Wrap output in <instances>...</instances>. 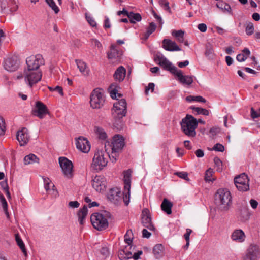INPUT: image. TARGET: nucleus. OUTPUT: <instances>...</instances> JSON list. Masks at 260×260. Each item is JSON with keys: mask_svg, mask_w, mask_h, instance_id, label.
I'll list each match as a JSON object with an SVG mask.
<instances>
[{"mask_svg": "<svg viewBox=\"0 0 260 260\" xmlns=\"http://www.w3.org/2000/svg\"><path fill=\"white\" fill-rule=\"evenodd\" d=\"M126 113V102L124 99L116 101L113 104L111 110L113 126L118 129H121L124 125L122 118Z\"/></svg>", "mask_w": 260, "mask_h": 260, "instance_id": "obj_1", "label": "nucleus"}, {"mask_svg": "<svg viewBox=\"0 0 260 260\" xmlns=\"http://www.w3.org/2000/svg\"><path fill=\"white\" fill-rule=\"evenodd\" d=\"M107 144H109L111 148V153L109 155V159L112 162H115L125 145L124 138L120 135H115L112 137L110 144L109 141H106L105 147L107 146Z\"/></svg>", "mask_w": 260, "mask_h": 260, "instance_id": "obj_2", "label": "nucleus"}, {"mask_svg": "<svg viewBox=\"0 0 260 260\" xmlns=\"http://www.w3.org/2000/svg\"><path fill=\"white\" fill-rule=\"evenodd\" d=\"M214 202L221 211H228L232 204V196L226 188H219L214 196Z\"/></svg>", "mask_w": 260, "mask_h": 260, "instance_id": "obj_3", "label": "nucleus"}, {"mask_svg": "<svg viewBox=\"0 0 260 260\" xmlns=\"http://www.w3.org/2000/svg\"><path fill=\"white\" fill-rule=\"evenodd\" d=\"M181 129L184 134L189 137H194L196 135V118L192 115L187 114L180 122Z\"/></svg>", "mask_w": 260, "mask_h": 260, "instance_id": "obj_4", "label": "nucleus"}, {"mask_svg": "<svg viewBox=\"0 0 260 260\" xmlns=\"http://www.w3.org/2000/svg\"><path fill=\"white\" fill-rule=\"evenodd\" d=\"M109 155L106 151L97 150L95 151L91 164V168L95 171L103 170L107 165Z\"/></svg>", "mask_w": 260, "mask_h": 260, "instance_id": "obj_5", "label": "nucleus"}, {"mask_svg": "<svg viewBox=\"0 0 260 260\" xmlns=\"http://www.w3.org/2000/svg\"><path fill=\"white\" fill-rule=\"evenodd\" d=\"M106 95L101 88L94 89L90 95V106L93 109H100L105 104Z\"/></svg>", "mask_w": 260, "mask_h": 260, "instance_id": "obj_6", "label": "nucleus"}, {"mask_svg": "<svg viewBox=\"0 0 260 260\" xmlns=\"http://www.w3.org/2000/svg\"><path fill=\"white\" fill-rule=\"evenodd\" d=\"M122 181L124 184L122 200L124 205L127 206L130 201V169L123 172Z\"/></svg>", "mask_w": 260, "mask_h": 260, "instance_id": "obj_7", "label": "nucleus"}, {"mask_svg": "<svg viewBox=\"0 0 260 260\" xmlns=\"http://www.w3.org/2000/svg\"><path fill=\"white\" fill-rule=\"evenodd\" d=\"M90 219L93 226L99 231L104 230L108 226L107 219L102 214L95 213L91 216Z\"/></svg>", "mask_w": 260, "mask_h": 260, "instance_id": "obj_8", "label": "nucleus"}, {"mask_svg": "<svg viewBox=\"0 0 260 260\" xmlns=\"http://www.w3.org/2000/svg\"><path fill=\"white\" fill-rule=\"evenodd\" d=\"M27 68L25 70H30L36 71H40L38 69L40 66L45 63L42 56L40 54L32 55L27 57L26 59Z\"/></svg>", "mask_w": 260, "mask_h": 260, "instance_id": "obj_9", "label": "nucleus"}, {"mask_svg": "<svg viewBox=\"0 0 260 260\" xmlns=\"http://www.w3.org/2000/svg\"><path fill=\"white\" fill-rule=\"evenodd\" d=\"M20 60L18 57L15 55H10L4 58L3 66L8 72H14L19 67Z\"/></svg>", "mask_w": 260, "mask_h": 260, "instance_id": "obj_10", "label": "nucleus"}, {"mask_svg": "<svg viewBox=\"0 0 260 260\" xmlns=\"http://www.w3.org/2000/svg\"><path fill=\"white\" fill-rule=\"evenodd\" d=\"M42 76V74L40 71H36L35 70H24L23 73L25 81L30 87L40 81Z\"/></svg>", "mask_w": 260, "mask_h": 260, "instance_id": "obj_11", "label": "nucleus"}, {"mask_svg": "<svg viewBox=\"0 0 260 260\" xmlns=\"http://www.w3.org/2000/svg\"><path fill=\"white\" fill-rule=\"evenodd\" d=\"M234 183L240 191H247L249 190V179L245 173L235 177Z\"/></svg>", "mask_w": 260, "mask_h": 260, "instance_id": "obj_12", "label": "nucleus"}, {"mask_svg": "<svg viewBox=\"0 0 260 260\" xmlns=\"http://www.w3.org/2000/svg\"><path fill=\"white\" fill-rule=\"evenodd\" d=\"M121 189L120 188L114 187L109 189L107 193V198L111 203L118 206L121 203Z\"/></svg>", "mask_w": 260, "mask_h": 260, "instance_id": "obj_13", "label": "nucleus"}, {"mask_svg": "<svg viewBox=\"0 0 260 260\" xmlns=\"http://www.w3.org/2000/svg\"><path fill=\"white\" fill-rule=\"evenodd\" d=\"M128 232L129 230H127L124 236V242L126 245L121 247L119 250L118 257L120 260H128L130 258V237Z\"/></svg>", "mask_w": 260, "mask_h": 260, "instance_id": "obj_14", "label": "nucleus"}, {"mask_svg": "<svg viewBox=\"0 0 260 260\" xmlns=\"http://www.w3.org/2000/svg\"><path fill=\"white\" fill-rule=\"evenodd\" d=\"M59 163L64 176L71 178L73 175V168L72 161L64 157H61L59 158Z\"/></svg>", "mask_w": 260, "mask_h": 260, "instance_id": "obj_15", "label": "nucleus"}, {"mask_svg": "<svg viewBox=\"0 0 260 260\" xmlns=\"http://www.w3.org/2000/svg\"><path fill=\"white\" fill-rule=\"evenodd\" d=\"M122 56V52L119 47L115 44L110 46L109 51L107 52V57L113 62H119Z\"/></svg>", "mask_w": 260, "mask_h": 260, "instance_id": "obj_16", "label": "nucleus"}, {"mask_svg": "<svg viewBox=\"0 0 260 260\" xmlns=\"http://www.w3.org/2000/svg\"><path fill=\"white\" fill-rule=\"evenodd\" d=\"M141 222L143 225L149 230L153 231L155 228L152 222L149 209L145 208L142 210L141 214Z\"/></svg>", "mask_w": 260, "mask_h": 260, "instance_id": "obj_17", "label": "nucleus"}, {"mask_svg": "<svg viewBox=\"0 0 260 260\" xmlns=\"http://www.w3.org/2000/svg\"><path fill=\"white\" fill-rule=\"evenodd\" d=\"M106 180L103 176L96 175L92 179V186L99 192H103L106 188Z\"/></svg>", "mask_w": 260, "mask_h": 260, "instance_id": "obj_18", "label": "nucleus"}, {"mask_svg": "<svg viewBox=\"0 0 260 260\" xmlns=\"http://www.w3.org/2000/svg\"><path fill=\"white\" fill-rule=\"evenodd\" d=\"M157 59L158 64L162 67L165 70L169 71L172 74H175L178 70L177 68L173 66L165 56L162 55H158Z\"/></svg>", "mask_w": 260, "mask_h": 260, "instance_id": "obj_19", "label": "nucleus"}, {"mask_svg": "<svg viewBox=\"0 0 260 260\" xmlns=\"http://www.w3.org/2000/svg\"><path fill=\"white\" fill-rule=\"evenodd\" d=\"M259 257V249L256 245H251L247 250L243 260H257Z\"/></svg>", "mask_w": 260, "mask_h": 260, "instance_id": "obj_20", "label": "nucleus"}, {"mask_svg": "<svg viewBox=\"0 0 260 260\" xmlns=\"http://www.w3.org/2000/svg\"><path fill=\"white\" fill-rule=\"evenodd\" d=\"M47 107L41 102L38 101L36 103V106L32 110V114L34 116L42 119L47 113Z\"/></svg>", "mask_w": 260, "mask_h": 260, "instance_id": "obj_21", "label": "nucleus"}, {"mask_svg": "<svg viewBox=\"0 0 260 260\" xmlns=\"http://www.w3.org/2000/svg\"><path fill=\"white\" fill-rule=\"evenodd\" d=\"M77 148L83 153H88L90 149V145L87 139L83 137H80L76 140Z\"/></svg>", "mask_w": 260, "mask_h": 260, "instance_id": "obj_22", "label": "nucleus"}, {"mask_svg": "<svg viewBox=\"0 0 260 260\" xmlns=\"http://www.w3.org/2000/svg\"><path fill=\"white\" fill-rule=\"evenodd\" d=\"M16 138L20 146L26 145L29 139V136L27 128L23 127L17 132Z\"/></svg>", "mask_w": 260, "mask_h": 260, "instance_id": "obj_23", "label": "nucleus"}, {"mask_svg": "<svg viewBox=\"0 0 260 260\" xmlns=\"http://www.w3.org/2000/svg\"><path fill=\"white\" fill-rule=\"evenodd\" d=\"M177 77V80L182 84L189 85L193 82L192 77L183 75L180 70H178L174 74Z\"/></svg>", "mask_w": 260, "mask_h": 260, "instance_id": "obj_24", "label": "nucleus"}, {"mask_svg": "<svg viewBox=\"0 0 260 260\" xmlns=\"http://www.w3.org/2000/svg\"><path fill=\"white\" fill-rule=\"evenodd\" d=\"M162 43L163 48L167 51H177L181 50V48L177 46L176 43L170 39H165Z\"/></svg>", "mask_w": 260, "mask_h": 260, "instance_id": "obj_25", "label": "nucleus"}, {"mask_svg": "<svg viewBox=\"0 0 260 260\" xmlns=\"http://www.w3.org/2000/svg\"><path fill=\"white\" fill-rule=\"evenodd\" d=\"M44 183L45 189L48 193L51 194L54 198H56L58 196V192L55 189L54 185L48 178H44Z\"/></svg>", "mask_w": 260, "mask_h": 260, "instance_id": "obj_26", "label": "nucleus"}, {"mask_svg": "<svg viewBox=\"0 0 260 260\" xmlns=\"http://www.w3.org/2000/svg\"><path fill=\"white\" fill-rule=\"evenodd\" d=\"M245 233L240 229L234 230L231 235V239L237 242H242L245 240Z\"/></svg>", "mask_w": 260, "mask_h": 260, "instance_id": "obj_27", "label": "nucleus"}, {"mask_svg": "<svg viewBox=\"0 0 260 260\" xmlns=\"http://www.w3.org/2000/svg\"><path fill=\"white\" fill-rule=\"evenodd\" d=\"M125 74L126 70L125 68L122 66H120L115 71L114 78L116 81L121 82L124 80Z\"/></svg>", "mask_w": 260, "mask_h": 260, "instance_id": "obj_28", "label": "nucleus"}, {"mask_svg": "<svg viewBox=\"0 0 260 260\" xmlns=\"http://www.w3.org/2000/svg\"><path fill=\"white\" fill-rule=\"evenodd\" d=\"M76 63L81 74L84 76H87L89 74V69L86 63L82 60L76 59Z\"/></svg>", "mask_w": 260, "mask_h": 260, "instance_id": "obj_29", "label": "nucleus"}, {"mask_svg": "<svg viewBox=\"0 0 260 260\" xmlns=\"http://www.w3.org/2000/svg\"><path fill=\"white\" fill-rule=\"evenodd\" d=\"M153 253L156 259H159L164 254V247L161 244L155 245L153 249Z\"/></svg>", "mask_w": 260, "mask_h": 260, "instance_id": "obj_30", "label": "nucleus"}, {"mask_svg": "<svg viewBox=\"0 0 260 260\" xmlns=\"http://www.w3.org/2000/svg\"><path fill=\"white\" fill-rule=\"evenodd\" d=\"M173 204L167 199H164L161 204V210L167 214L172 213V208Z\"/></svg>", "mask_w": 260, "mask_h": 260, "instance_id": "obj_31", "label": "nucleus"}, {"mask_svg": "<svg viewBox=\"0 0 260 260\" xmlns=\"http://www.w3.org/2000/svg\"><path fill=\"white\" fill-rule=\"evenodd\" d=\"M218 8L221 9L224 12H227L231 15H233L231 7L230 5L223 1L219 2L216 4Z\"/></svg>", "mask_w": 260, "mask_h": 260, "instance_id": "obj_32", "label": "nucleus"}, {"mask_svg": "<svg viewBox=\"0 0 260 260\" xmlns=\"http://www.w3.org/2000/svg\"><path fill=\"white\" fill-rule=\"evenodd\" d=\"M88 213V209L87 206L84 207L80 209L78 212V220L80 224H83L84 222V219L86 217Z\"/></svg>", "mask_w": 260, "mask_h": 260, "instance_id": "obj_33", "label": "nucleus"}, {"mask_svg": "<svg viewBox=\"0 0 260 260\" xmlns=\"http://www.w3.org/2000/svg\"><path fill=\"white\" fill-rule=\"evenodd\" d=\"M39 159L34 154H29L25 156L24 158V164L25 165L38 163Z\"/></svg>", "mask_w": 260, "mask_h": 260, "instance_id": "obj_34", "label": "nucleus"}, {"mask_svg": "<svg viewBox=\"0 0 260 260\" xmlns=\"http://www.w3.org/2000/svg\"><path fill=\"white\" fill-rule=\"evenodd\" d=\"M250 54V51L249 49L247 48H245L242 50V53L239 54L237 55L236 59L239 62L244 61Z\"/></svg>", "mask_w": 260, "mask_h": 260, "instance_id": "obj_35", "label": "nucleus"}, {"mask_svg": "<svg viewBox=\"0 0 260 260\" xmlns=\"http://www.w3.org/2000/svg\"><path fill=\"white\" fill-rule=\"evenodd\" d=\"M94 132L98 138L102 140H106L107 139V135L105 130L99 126L94 127Z\"/></svg>", "mask_w": 260, "mask_h": 260, "instance_id": "obj_36", "label": "nucleus"}, {"mask_svg": "<svg viewBox=\"0 0 260 260\" xmlns=\"http://www.w3.org/2000/svg\"><path fill=\"white\" fill-rule=\"evenodd\" d=\"M118 88L119 87L116 83H113L109 86L108 90L110 92V96L112 99H116L117 98V94H118L119 96H120V94L117 93Z\"/></svg>", "mask_w": 260, "mask_h": 260, "instance_id": "obj_37", "label": "nucleus"}, {"mask_svg": "<svg viewBox=\"0 0 260 260\" xmlns=\"http://www.w3.org/2000/svg\"><path fill=\"white\" fill-rule=\"evenodd\" d=\"M15 240L17 242V245L19 246L20 248L21 249L22 252L23 253L25 256H27V253L26 250L25 249V244L23 242L22 240L20 238L19 234H15Z\"/></svg>", "mask_w": 260, "mask_h": 260, "instance_id": "obj_38", "label": "nucleus"}, {"mask_svg": "<svg viewBox=\"0 0 260 260\" xmlns=\"http://www.w3.org/2000/svg\"><path fill=\"white\" fill-rule=\"evenodd\" d=\"M10 0L0 1V11L3 14L9 13V2Z\"/></svg>", "mask_w": 260, "mask_h": 260, "instance_id": "obj_39", "label": "nucleus"}, {"mask_svg": "<svg viewBox=\"0 0 260 260\" xmlns=\"http://www.w3.org/2000/svg\"><path fill=\"white\" fill-rule=\"evenodd\" d=\"M172 35L176 38L178 42L179 43H183L184 35V32L182 30H174L172 32Z\"/></svg>", "mask_w": 260, "mask_h": 260, "instance_id": "obj_40", "label": "nucleus"}, {"mask_svg": "<svg viewBox=\"0 0 260 260\" xmlns=\"http://www.w3.org/2000/svg\"><path fill=\"white\" fill-rule=\"evenodd\" d=\"M190 108L192 109L194 112H196L197 113L196 114L198 115L202 114L203 115L207 116L209 114V111L206 109L196 107L193 106H191Z\"/></svg>", "mask_w": 260, "mask_h": 260, "instance_id": "obj_41", "label": "nucleus"}, {"mask_svg": "<svg viewBox=\"0 0 260 260\" xmlns=\"http://www.w3.org/2000/svg\"><path fill=\"white\" fill-rule=\"evenodd\" d=\"M142 20L141 15L138 13L131 11V24H135L137 22H140Z\"/></svg>", "mask_w": 260, "mask_h": 260, "instance_id": "obj_42", "label": "nucleus"}, {"mask_svg": "<svg viewBox=\"0 0 260 260\" xmlns=\"http://www.w3.org/2000/svg\"><path fill=\"white\" fill-rule=\"evenodd\" d=\"M9 3V13L16 11L18 9V6L16 1L10 0Z\"/></svg>", "mask_w": 260, "mask_h": 260, "instance_id": "obj_43", "label": "nucleus"}, {"mask_svg": "<svg viewBox=\"0 0 260 260\" xmlns=\"http://www.w3.org/2000/svg\"><path fill=\"white\" fill-rule=\"evenodd\" d=\"M46 2L49 6L57 14L59 11V8L56 6L55 3L53 0H45Z\"/></svg>", "mask_w": 260, "mask_h": 260, "instance_id": "obj_44", "label": "nucleus"}, {"mask_svg": "<svg viewBox=\"0 0 260 260\" xmlns=\"http://www.w3.org/2000/svg\"><path fill=\"white\" fill-rule=\"evenodd\" d=\"M85 18L87 21L90 25V26H91L92 27L96 26V22H95L94 18L92 16H91L90 14L86 13Z\"/></svg>", "mask_w": 260, "mask_h": 260, "instance_id": "obj_45", "label": "nucleus"}, {"mask_svg": "<svg viewBox=\"0 0 260 260\" xmlns=\"http://www.w3.org/2000/svg\"><path fill=\"white\" fill-rule=\"evenodd\" d=\"M254 27L253 24L252 22H248L247 24L245 29L246 34L248 36H250L254 32Z\"/></svg>", "mask_w": 260, "mask_h": 260, "instance_id": "obj_46", "label": "nucleus"}, {"mask_svg": "<svg viewBox=\"0 0 260 260\" xmlns=\"http://www.w3.org/2000/svg\"><path fill=\"white\" fill-rule=\"evenodd\" d=\"M213 171L211 169L207 170L205 175V180L207 182L212 181L214 179L212 178Z\"/></svg>", "mask_w": 260, "mask_h": 260, "instance_id": "obj_47", "label": "nucleus"}, {"mask_svg": "<svg viewBox=\"0 0 260 260\" xmlns=\"http://www.w3.org/2000/svg\"><path fill=\"white\" fill-rule=\"evenodd\" d=\"M6 131L5 122L4 119L0 116V136L4 135Z\"/></svg>", "mask_w": 260, "mask_h": 260, "instance_id": "obj_48", "label": "nucleus"}, {"mask_svg": "<svg viewBox=\"0 0 260 260\" xmlns=\"http://www.w3.org/2000/svg\"><path fill=\"white\" fill-rule=\"evenodd\" d=\"M159 4L164 9L167 11L170 10L169 3L167 0H159Z\"/></svg>", "mask_w": 260, "mask_h": 260, "instance_id": "obj_49", "label": "nucleus"}, {"mask_svg": "<svg viewBox=\"0 0 260 260\" xmlns=\"http://www.w3.org/2000/svg\"><path fill=\"white\" fill-rule=\"evenodd\" d=\"M156 28V26L154 22L150 23L146 31L148 34V35H150L152 34L155 30Z\"/></svg>", "mask_w": 260, "mask_h": 260, "instance_id": "obj_50", "label": "nucleus"}, {"mask_svg": "<svg viewBox=\"0 0 260 260\" xmlns=\"http://www.w3.org/2000/svg\"><path fill=\"white\" fill-rule=\"evenodd\" d=\"M175 174L177 175L179 177L182 178L185 180H189V178L188 177V174L187 172H179L175 173Z\"/></svg>", "mask_w": 260, "mask_h": 260, "instance_id": "obj_51", "label": "nucleus"}, {"mask_svg": "<svg viewBox=\"0 0 260 260\" xmlns=\"http://www.w3.org/2000/svg\"><path fill=\"white\" fill-rule=\"evenodd\" d=\"M212 150L222 152L224 151V147L222 144L220 143H217L214 146Z\"/></svg>", "mask_w": 260, "mask_h": 260, "instance_id": "obj_52", "label": "nucleus"}, {"mask_svg": "<svg viewBox=\"0 0 260 260\" xmlns=\"http://www.w3.org/2000/svg\"><path fill=\"white\" fill-rule=\"evenodd\" d=\"M251 116L253 119L257 118L260 117V108L256 112L253 107L251 108Z\"/></svg>", "mask_w": 260, "mask_h": 260, "instance_id": "obj_53", "label": "nucleus"}, {"mask_svg": "<svg viewBox=\"0 0 260 260\" xmlns=\"http://www.w3.org/2000/svg\"><path fill=\"white\" fill-rule=\"evenodd\" d=\"M155 85L153 83H149L148 85L145 88V93L146 94H148L149 91L150 90L151 92H153L154 90Z\"/></svg>", "mask_w": 260, "mask_h": 260, "instance_id": "obj_54", "label": "nucleus"}, {"mask_svg": "<svg viewBox=\"0 0 260 260\" xmlns=\"http://www.w3.org/2000/svg\"><path fill=\"white\" fill-rule=\"evenodd\" d=\"M205 55L210 58L212 57L213 55V49H212V48L210 47H207L205 51Z\"/></svg>", "mask_w": 260, "mask_h": 260, "instance_id": "obj_55", "label": "nucleus"}, {"mask_svg": "<svg viewBox=\"0 0 260 260\" xmlns=\"http://www.w3.org/2000/svg\"><path fill=\"white\" fill-rule=\"evenodd\" d=\"M91 42L92 45H94L98 48H100L102 47L101 43L96 39H92L91 40Z\"/></svg>", "mask_w": 260, "mask_h": 260, "instance_id": "obj_56", "label": "nucleus"}, {"mask_svg": "<svg viewBox=\"0 0 260 260\" xmlns=\"http://www.w3.org/2000/svg\"><path fill=\"white\" fill-rule=\"evenodd\" d=\"M101 254L105 257L108 256L109 254V249L106 247H103L101 249Z\"/></svg>", "mask_w": 260, "mask_h": 260, "instance_id": "obj_57", "label": "nucleus"}, {"mask_svg": "<svg viewBox=\"0 0 260 260\" xmlns=\"http://www.w3.org/2000/svg\"><path fill=\"white\" fill-rule=\"evenodd\" d=\"M186 231V232L184 235V237L186 241H189L190 235L191 233H192V231L190 229H187Z\"/></svg>", "mask_w": 260, "mask_h": 260, "instance_id": "obj_58", "label": "nucleus"}, {"mask_svg": "<svg viewBox=\"0 0 260 260\" xmlns=\"http://www.w3.org/2000/svg\"><path fill=\"white\" fill-rule=\"evenodd\" d=\"M80 205L78 201H71L69 203V206L72 208H78Z\"/></svg>", "mask_w": 260, "mask_h": 260, "instance_id": "obj_59", "label": "nucleus"}, {"mask_svg": "<svg viewBox=\"0 0 260 260\" xmlns=\"http://www.w3.org/2000/svg\"><path fill=\"white\" fill-rule=\"evenodd\" d=\"M117 14L119 16L123 14L124 15L127 16L128 18H130V14L125 8H123L122 11H118Z\"/></svg>", "mask_w": 260, "mask_h": 260, "instance_id": "obj_60", "label": "nucleus"}, {"mask_svg": "<svg viewBox=\"0 0 260 260\" xmlns=\"http://www.w3.org/2000/svg\"><path fill=\"white\" fill-rule=\"evenodd\" d=\"M198 28L202 32L207 30V25L204 23H200L198 25Z\"/></svg>", "mask_w": 260, "mask_h": 260, "instance_id": "obj_61", "label": "nucleus"}, {"mask_svg": "<svg viewBox=\"0 0 260 260\" xmlns=\"http://www.w3.org/2000/svg\"><path fill=\"white\" fill-rule=\"evenodd\" d=\"M142 236L143 238H149L151 235V233L148 231L147 229H144L143 230H142Z\"/></svg>", "mask_w": 260, "mask_h": 260, "instance_id": "obj_62", "label": "nucleus"}, {"mask_svg": "<svg viewBox=\"0 0 260 260\" xmlns=\"http://www.w3.org/2000/svg\"><path fill=\"white\" fill-rule=\"evenodd\" d=\"M142 254L143 251L142 250H139L137 252L135 253L131 258H133L134 260H138Z\"/></svg>", "mask_w": 260, "mask_h": 260, "instance_id": "obj_63", "label": "nucleus"}, {"mask_svg": "<svg viewBox=\"0 0 260 260\" xmlns=\"http://www.w3.org/2000/svg\"><path fill=\"white\" fill-rule=\"evenodd\" d=\"M220 129L218 127H212L210 129L209 133L212 136H214L218 133Z\"/></svg>", "mask_w": 260, "mask_h": 260, "instance_id": "obj_64", "label": "nucleus"}]
</instances>
